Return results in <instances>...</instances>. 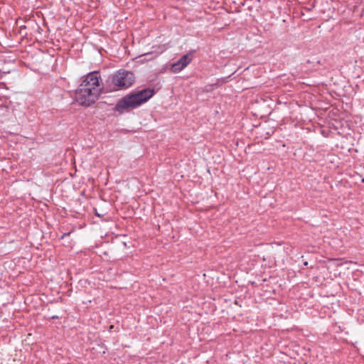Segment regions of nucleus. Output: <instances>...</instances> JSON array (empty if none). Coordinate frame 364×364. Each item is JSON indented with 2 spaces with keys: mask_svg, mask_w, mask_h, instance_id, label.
Returning <instances> with one entry per match:
<instances>
[{
  "mask_svg": "<svg viewBox=\"0 0 364 364\" xmlns=\"http://www.w3.org/2000/svg\"><path fill=\"white\" fill-rule=\"evenodd\" d=\"M336 265L338 267H341L342 269H341V270H349L350 269V267H355L356 266V263H354L353 262H350V261H348V262H346L344 263H341V262H338L336 264ZM351 269L353 271L354 269L353 268H351Z\"/></svg>",
  "mask_w": 364,
  "mask_h": 364,
  "instance_id": "6",
  "label": "nucleus"
},
{
  "mask_svg": "<svg viewBox=\"0 0 364 364\" xmlns=\"http://www.w3.org/2000/svg\"><path fill=\"white\" fill-rule=\"evenodd\" d=\"M154 94V89L146 88L132 92L122 97L116 105L115 109L122 112L124 109H134L148 101Z\"/></svg>",
  "mask_w": 364,
  "mask_h": 364,
  "instance_id": "1",
  "label": "nucleus"
},
{
  "mask_svg": "<svg viewBox=\"0 0 364 364\" xmlns=\"http://www.w3.org/2000/svg\"><path fill=\"white\" fill-rule=\"evenodd\" d=\"M69 234H70V233H68V234H65H65H63V235H62V238H63V237H64L65 236H66V235H68Z\"/></svg>",
  "mask_w": 364,
  "mask_h": 364,
  "instance_id": "9",
  "label": "nucleus"
},
{
  "mask_svg": "<svg viewBox=\"0 0 364 364\" xmlns=\"http://www.w3.org/2000/svg\"><path fill=\"white\" fill-rule=\"evenodd\" d=\"M52 319H55V318H58V316H53L51 317Z\"/></svg>",
  "mask_w": 364,
  "mask_h": 364,
  "instance_id": "8",
  "label": "nucleus"
},
{
  "mask_svg": "<svg viewBox=\"0 0 364 364\" xmlns=\"http://www.w3.org/2000/svg\"><path fill=\"white\" fill-rule=\"evenodd\" d=\"M102 80L97 72H92L88 73L84 78L80 86L88 88L90 90H97V95L100 96L102 89L101 85Z\"/></svg>",
  "mask_w": 364,
  "mask_h": 364,
  "instance_id": "4",
  "label": "nucleus"
},
{
  "mask_svg": "<svg viewBox=\"0 0 364 364\" xmlns=\"http://www.w3.org/2000/svg\"><path fill=\"white\" fill-rule=\"evenodd\" d=\"M193 56L191 53L183 55L178 61L171 66V70L176 73L183 70L192 61Z\"/></svg>",
  "mask_w": 364,
  "mask_h": 364,
  "instance_id": "5",
  "label": "nucleus"
},
{
  "mask_svg": "<svg viewBox=\"0 0 364 364\" xmlns=\"http://www.w3.org/2000/svg\"><path fill=\"white\" fill-rule=\"evenodd\" d=\"M97 90H90L81 86L75 91V99L81 105L90 106L98 99Z\"/></svg>",
  "mask_w": 364,
  "mask_h": 364,
  "instance_id": "3",
  "label": "nucleus"
},
{
  "mask_svg": "<svg viewBox=\"0 0 364 364\" xmlns=\"http://www.w3.org/2000/svg\"><path fill=\"white\" fill-rule=\"evenodd\" d=\"M262 275L263 274H257V281L250 282L251 284L253 286H259V285L262 284V282H266L267 281V278L266 277L263 278Z\"/></svg>",
  "mask_w": 364,
  "mask_h": 364,
  "instance_id": "7",
  "label": "nucleus"
},
{
  "mask_svg": "<svg viewBox=\"0 0 364 364\" xmlns=\"http://www.w3.org/2000/svg\"><path fill=\"white\" fill-rule=\"evenodd\" d=\"M134 80L135 76L132 72L119 70L111 76L109 84V91L127 89L134 84Z\"/></svg>",
  "mask_w": 364,
  "mask_h": 364,
  "instance_id": "2",
  "label": "nucleus"
}]
</instances>
